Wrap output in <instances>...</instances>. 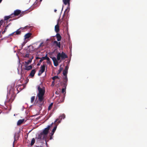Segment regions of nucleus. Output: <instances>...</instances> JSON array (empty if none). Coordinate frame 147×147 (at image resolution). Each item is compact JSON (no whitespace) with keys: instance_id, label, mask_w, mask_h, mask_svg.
I'll list each match as a JSON object with an SVG mask.
<instances>
[{"instance_id":"obj_30","label":"nucleus","mask_w":147,"mask_h":147,"mask_svg":"<svg viewBox=\"0 0 147 147\" xmlns=\"http://www.w3.org/2000/svg\"><path fill=\"white\" fill-rule=\"evenodd\" d=\"M64 98H65V96H64L63 97V99L62 100H60V101H59V102H63L64 101Z\"/></svg>"},{"instance_id":"obj_50","label":"nucleus","mask_w":147,"mask_h":147,"mask_svg":"<svg viewBox=\"0 0 147 147\" xmlns=\"http://www.w3.org/2000/svg\"><path fill=\"white\" fill-rule=\"evenodd\" d=\"M63 7H62V11L63 10Z\"/></svg>"},{"instance_id":"obj_42","label":"nucleus","mask_w":147,"mask_h":147,"mask_svg":"<svg viewBox=\"0 0 147 147\" xmlns=\"http://www.w3.org/2000/svg\"><path fill=\"white\" fill-rule=\"evenodd\" d=\"M61 122V120H59L58 121V123H60V122Z\"/></svg>"},{"instance_id":"obj_5","label":"nucleus","mask_w":147,"mask_h":147,"mask_svg":"<svg viewBox=\"0 0 147 147\" xmlns=\"http://www.w3.org/2000/svg\"><path fill=\"white\" fill-rule=\"evenodd\" d=\"M46 66V65L44 64L42 66H41L40 67V69L39 71L38 75L40 76L45 71V67Z\"/></svg>"},{"instance_id":"obj_43","label":"nucleus","mask_w":147,"mask_h":147,"mask_svg":"<svg viewBox=\"0 0 147 147\" xmlns=\"http://www.w3.org/2000/svg\"><path fill=\"white\" fill-rule=\"evenodd\" d=\"M57 11V9H55L54 10V11H55V12H56Z\"/></svg>"},{"instance_id":"obj_47","label":"nucleus","mask_w":147,"mask_h":147,"mask_svg":"<svg viewBox=\"0 0 147 147\" xmlns=\"http://www.w3.org/2000/svg\"><path fill=\"white\" fill-rule=\"evenodd\" d=\"M28 27V26H26V27H25V28L26 27Z\"/></svg>"},{"instance_id":"obj_45","label":"nucleus","mask_w":147,"mask_h":147,"mask_svg":"<svg viewBox=\"0 0 147 147\" xmlns=\"http://www.w3.org/2000/svg\"><path fill=\"white\" fill-rule=\"evenodd\" d=\"M2 0H0V3L1 2Z\"/></svg>"},{"instance_id":"obj_26","label":"nucleus","mask_w":147,"mask_h":147,"mask_svg":"<svg viewBox=\"0 0 147 147\" xmlns=\"http://www.w3.org/2000/svg\"><path fill=\"white\" fill-rule=\"evenodd\" d=\"M57 128V125L55 126L53 129H52V132H55V131L56 129Z\"/></svg>"},{"instance_id":"obj_15","label":"nucleus","mask_w":147,"mask_h":147,"mask_svg":"<svg viewBox=\"0 0 147 147\" xmlns=\"http://www.w3.org/2000/svg\"><path fill=\"white\" fill-rule=\"evenodd\" d=\"M40 59V60L39 62L37 63V65L39 66L40 65V63L43 60H45L44 57H42L41 58H39Z\"/></svg>"},{"instance_id":"obj_21","label":"nucleus","mask_w":147,"mask_h":147,"mask_svg":"<svg viewBox=\"0 0 147 147\" xmlns=\"http://www.w3.org/2000/svg\"><path fill=\"white\" fill-rule=\"evenodd\" d=\"M65 114H63L62 115L60 116L59 118L60 119H64L65 118Z\"/></svg>"},{"instance_id":"obj_17","label":"nucleus","mask_w":147,"mask_h":147,"mask_svg":"<svg viewBox=\"0 0 147 147\" xmlns=\"http://www.w3.org/2000/svg\"><path fill=\"white\" fill-rule=\"evenodd\" d=\"M59 26L58 24H57L55 26V30L57 32H58L59 31Z\"/></svg>"},{"instance_id":"obj_7","label":"nucleus","mask_w":147,"mask_h":147,"mask_svg":"<svg viewBox=\"0 0 147 147\" xmlns=\"http://www.w3.org/2000/svg\"><path fill=\"white\" fill-rule=\"evenodd\" d=\"M21 11L19 10H16L14 11V13L11 14L13 17L18 15L21 13Z\"/></svg>"},{"instance_id":"obj_16","label":"nucleus","mask_w":147,"mask_h":147,"mask_svg":"<svg viewBox=\"0 0 147 147\" xmlns=\"http://www.w3.org/2000/svg\"><path fill=\"white\" fill-rule=\"evenodd\" d=\"M57 38V40L58 41H60L61 39V36L60 34H56Z\"/></svg>"},{"instance_id":"obj_12","label":"nucleus","mask_w":147,"mask_h":147,"mask_svg":"<svg viewBox=\"0 0 147 147\" xmlns=\"http://www.w3.org/2000/svg\"><path fill=\"white\" fill-rule=\"evenodd\" d=\"M24 120L25 119H24L19 120L17 123V125H20L24 121Z\"/></svg>"},{"instance_id":"obj_19","label":"nucleus","mask_w":147,"mask_h":147,"mask_svg":"<svg viewBox=\"0 0 147 147\" xmlns=\"http://www.w3.org/2000/svg\"><path fill=\"white\" fill-rule=\"evenodd\" d=\"M13 17L12 15H11V14L9 16H5L4 17V19L5 20H7L9 19V18H11Z\"/></svg>"},{"instance_id":"obj_1","label":"nucleus","mask_w":147,"mask_h":147,"mask_svg":"<svg viewBox=\"0 0 147 147\" xmlns=\"http://www.w3.org/2000/svg\"><path fill=\"white\" fill-rule=\"evenodd\" d=\"M38 93L37 95V97L38 98L40 102L39 106L42 105L43 103L44 95L45 92V87L42 84H40L37 87Z\"/></svg>"},{"instance_id":"obj_22","label":"nucleus","mask_w":147,"mask_h":147,"mask_svg":"<svg viewBox=\"0 0 147 147\" xmlns=\"http://www.w3.org/2000/svg\"><path fill=\"white\" fill-rule=\"evenodd\" d=\"M35 142V140L34 138H33L32 139V140L31 141V143H30V145L31 146H32L34 144V143Z\"/></svg>"},{"instance_id":"obj_24","label":"nucleus","mask_w":147,"mask_h":147,"mask_svg":"<svg viewBox=\"0 0 147 147\" xmlns=\"http://www.w3.org/2000/svg\"><path fill=\"white\" fill-rule=\"evenodd\" d=\"M30 55L29 53H27L26 54V55L24 57V58H30Z\"/></svg>"},{"instance_id":"obj_9","label":"nucleus","mask_w":147,"mask_h":147,"mask_svg":"<svg viewBox=\"0 0 147 147\" xmlns=\"http://www.w3.org/2000/svg\"><path fill=\"white\" fill-rule=\"evenodd\" d=\"M24 69L27 71H29L31 70L32 68V66L31 65H30L29 66L28 65H24Z\"/></svg>"},{"instance_id":"obj_38","label":"nucleus","mask_w":147,"mask_h":147,"mask_svg":"<svg viewBox=\"0 0 147 147\" xmlns=\"http://www.w3.org/2000/svg\"><path fill=\"white\" fill-rule=\"evenodd\" d=\"M58 120V119H56L55 120V121H54V123H55Z\"/></svg>"},{"instance_id":"obj_4","label":"nucleus","mask_w":147,"mask_h":147,"mask_svg":"<svg viewBox=\"0 0 147 147\" xmlns=\"http://www.w3.org/2000/svg\"><path fill=\"white\" fill-rule=\"evenodd\" d=\"M70 0H63V2L65 5H68L67 8L65 9V12H67L68 13L70 10Z\"/></svg>"},{"instance_id":"obj_23","label":"nucleus","mask_w":147,"mask_h":147,"mask_svg":"<svg viewBox=\"0 0 147 147\" xmlns=\"http://www.w3.org/2000/svg\"><path fill=\"white\" fill-rule=\"evenodd\" d=\"M45 59H46L47 61H50V59L49 57H47V54L44 57Z\"/></svg>"},{"instance_id":"obj_10","label":"nucleus","mask_w":147,"mask_h":147,"mask_svg":"<svg viewBox=\"0 0 147 147\" xmlns=\"http://www.w3.org/2000/svg\"><path fill=\"white\" fill-rule=\"evenodd\" d=\"M36 73V71L35 69H32L31 71L29 76L32 77H33L34 76V75Z\"/></svg>"},{"instance_id":"obj_11","label":"nucleus","mask_w":147,"mask_h":147,"mask_svg":"<svg viewBox=\"0 0 147 147\" xmlns=\"http://www.w3.org/2000/svg\"><path fill=\"white\" fill-rule=\"evenodd\" d=\"M63 87L64 88H63L62 89V92L63 93L65 92L66 87L67 86V84L66 83H63Z\"/></svg>"},{"instance_id":"obj_32","label":"nucleus","mask_w":147,"mask_h":147,"mask_svg":"<svg viewBox=\"0 0 147 147\" xmlns=\"http://www.w3.org/2000/svg\"><path fill=\"white\" fill-rule=\"evenodd\" d=\"M15 34V32L9 34V36H12V35L13 34Z\"/></svg>"},{"instance_id":"obj_3","label":"nucleus","mask_w":147,"mask_h":147,"mask_svg":"<svg viewBox=\"0 0 147 147\" xmlns=\"http://www.w3.org/2000/svg\"><path fill=\"white\" fill-rule=\"evenodd\" d=\"M53 123H52L51 125L48 126L45 128L40 134H38L36 138L39 140H46L48 138V134L50 128L52 127Z\"/></svg>"},{"instance_id":"obj_36","label":"nucleus","mask_w":147,"mask_h":147,"mask_svg":"<svg viewBox=\"0 0 147 147\" xmlns=\"http://www.w3.org/2000/svg\"><path fill=\"white\" fill-rule=\"evenodd\" d=\"M47 64H50L51 63V62L50 61H47Z\"/></svg>"},{"instance_id":"obj_6","label":"nucleus","mask_w":147,"mask_h":147,"mask_svg":"<svg viewBox=\"0 0 147 147\" xmlns=\"http://www.w3.org/2000/svg\"><path fill=\"white\" fill-rule=\"evenodd\" d=\"M34 57L32 56L30 58L29 60L27 61H25L23 63V64L24 65H28L32 61V60L33 59Z\"/></svg>"},{"instance_id":"obj_18","label":"nucleus","mask_w":147,"mask_h":147,"mask_svg":"<svg viewBox=\"0 0 147 147\" xmlns=\"http://www.w3.org/2000/svg\"><path fill=\"white\" fill-rule=\"evenodd\" d=\"M64 77L63 79V82L64 83H66L68 81V79L67 78V75H64Z\"/></svg>"},{"instance_id":"obj_29","label":"nucleus","mask_w":147,"mask_h":147,"mask_svg":"<svg viewBox=\"0 0 147 147\" xmlns=\"http://www.w3.org/2000/svg\"><path fill=\"white\" fill-rule=\"evenodd\" d=\"M58 78H59V77L58 76H55L52 78V79L53 80H54L55 79H58Z\"/></svg>"},{"instance_id":"obj_31","label":"nucleus","mask_w":147,"mask_h":147,"mask_svg":"<svg viewBox=\"0 0 147 147\" xmlns=\"http://www.w3.org/2000/svg\"><path fill=\"white\" fill-rule=\"evenodd\" d=\"M3 22L2 20L0 21V26L3 24Z\"/></svg>"},{"instance_id":"obj_13","label":"nucleus","mask_w":147,"mask_h":147,"mask_svg":"<svg viewBox=\"0 0 147 147\" xmlns=\"http://www.w3.org/2000/svg\"><path fill=\"white\" fill-rule=\"evenodd\" d=\"M54 44L57 47H58L59 48H60V42H58L57 41H54Z\"/></svg>"},{"instance_id":"obj_41","label":"nucleus","mask_w":147,"mask_h":147,"mask_svg":"<svg viewBox=\"0 0 147 147\" xmlns=\"http://www.w3.org/2000/svg\"><path fill=\"white\" fill-rule=\"evenodd\" d=\"M22 49L24 45V43H22Z\"/></svg>"},{"instance_id":"obj_40","label":"nucleus","mask_w":147,"mask_h":147,"mask_svg":"<svg viewBox=\"0 0 147 147\" xmlns=\"http://www.w3.org/2000/svg\"><path fill=\"white\" fill-rule=\"evenodd\" d=\"M53 136H51L50 138V139L51 140L52 139H53Z\"/></svg>"},{"instance_id":"obj_14","label":"nucleus","mask_w":147,"mask_h":147,"mask_svg":"<svg viewBox=\"0 0 147 147\" xmlns=\"http://www.w3.org/2000/svg\"><path fill=\"white\" fill-rule=\"evenodd\" d=\"M31 35V34L28 33L26 34L24 36V39H26L29 38Z\"/></svg>"},{"instance_id":"obj_27","label":"nucleus","mask_w":147,"mask_h":147,"mask_svg":"<svg viewBox=\"0 0 147 147\" xmlns=\"http://www.w3.org/2000/svg\"><path fill=\"white\" fill-rule=\"evenodd\" d=\"M16 134H15V135H14V141L13 142V147H14V142L17 140L16 138Z\"/></svg>"},{"instance_id":"obj_35","label":"nucleus","mask_w":147,"mask_h":147,"mask_svg":"<svg viewBox=\"0 0 147 147\" xmlns=\"http://www.w3.org/2000/svg\"><path fill=\"white\" fill-rule=\"evenodd\" d=\"M54 132H52V131L51 133L50 134H51V136H53L54 134Z\"/></svg>"},{"instance_id":"obj_34","label":"nucleus","mask_w":147,"mask_h":147,"mask_svg":"<svg viewBox=\"0 0 147 147\" xmlns=\"http://www.w3.org/2000/svg\"><path fill=\"white\" fill-rule=\"evenodd\" d=\"M43 43V42H41V43H40V45H39V46H38V48H39V47H41L42 46V45Z\"/></svg>"},{"instance_id":"obj_28","label":"nucleus","mask_w":147,"mask_h":147,"mask_svg":"<svg viewBox=\"0 0 147 147\" xmlns=\"http://www.w3.org/2000/svg\"><path fill=\"white\" fill-rule=\"evenodd\" d=\"M53 105V103H52L51 104L49 105L48 107V110H50L52 108V106Z\"/></svg>"},{"instance_id":"obj_2","label":"nucleus","mask_w":147,"mask_h":147,"mask_svg":"<svg viewBox=\"0 0 147 147\" xmlns=\"http://www.w3.org/2000/svg\"><path fill=\"white\" fill-rule=\"evenodd\" d=\"M52 59L55 66H57L58 65V61H59L61 58L62 60H64L66 58H67V55L63 52L61 53H58L56 59L55 57H50Z\"/></svg>"},{"instance_id":"obj_20","label":"nucleus","mask_w":147,"mask_h":147,"mask_svg":"<svg viewBox=\"0 0 147 147\" xmlns=\"http://www.w3.org/2000/svg\"><path fill=\"white\" fill-rule=\"evenodd\" d=\"M20 29H18L16 31H15V34L19 35L21 33V31L19 30Z\"/></svg>"},{"instance_id":"obj_33","label":"nucleus","mask_w":147,"mask_h":147,"mask_svg":"<svg viewBox=\"0 0 147 147\" xmlns=\"http://www.w3.org/2000/svg\"><path fill=\"white\" fill-rule=\"evenodd\" d=\"M15 34V32L9 34V36H12V35L13 34Z\"/></svg>"},{"instance_id":"obj_25","label":"nucleus","mask_w":147,"mask_h":147,"mask_svg":"<svg viewBox=\"0 0 147 147\" xmlns=\"http://www.w3.org/2000/svg\"><path fill=\"white\" fill-rule=\"evenodd\" d=\"M35 96H33L31 97V102L32 103L33 102L34 99H35Z\"/></svg>"},{"instance_id":"obj_37","label":"nucleus","mask_w":147,"mask_h":147,"mask_svg":"<svg viewBox=\"0 0 147 147\" xmlns=\"http://www.w3.org/2000/svg\"><path fill=\"white\" fill-rule=\"evenodd\" d=\"M62 69V68L60 67L59 70V72H60Z\"/></svg>"},{"instance_id":"obj_39","label":"nucleus","mask_w":147,"mask_h":147,"mask_svg":"<svg viewBox=\"0 0 147 147\" xmlns=\"http://www.w3.org/2000/svg\"><path fill=\"white\" fill-rule=\"evenodd\" d=\"M54 82H55V81L54 80H53L52 82V85H53V86L54 85Z\"/></svg>"},{"instance_id":"obj_8","label":"nucleus","mask_w":147,"mask_h":147,"mask_svg":"<svg viewBox=\"0 0 147 147\" xmlns=\"http://www.w3.org/2000/svg\"><path fill=\"white\" fill-rule=\"evenodd\" d=\"M68 68L69 67L68 66H65V69L63 71V76L67 75L68 73Z\"/></svg>"},{"instance_id":"obj_44","label":"nucleus","mask_w":147,"mask_h":147,"mask_svg":"<svg viewBox=\"0 0 147 147\" xmlns=\"http://www.w3.org/2000/svg\"><path fill=\"white\" fill-rule=\"evenodd\" d=\"M38 147H43L42 146H38Z\"/></svg>"},{"instance_id":"obj_49","label":"nucleus","mask_w":147,"mask_h":147,"mask_svg":"<svg viewBox=\"0 0 147 147\" xmlns=\"http://www.w3.org/2000/svg\"><path fill=\"white\" fill-rule=\"evenodd\" d=\"M42 1V0H40V2H41Z\"/></svg>"},{"instance_id":"obj_46","label":"nucleus","mask_w":147,"mask_h":147,"mask_svg":"<svg viewBox=\"0 0 147 147\" xmlns=\"http://www.w3.org/2000/svg\"><path fill=\"white\" fill-rule=\"evenodd\" d=\"M4 32H5V31H3V32H2V34H4Z\"/></svg>"},{"instance_id":"obj_48","label":"nucleus","mask_w":147,"mask_h":147,"mask_svg":"<svg viewBox=\"0 0 147 147\" xmlns=\"http://www.w3.org/2000/svg\"><path fill=\"white\" fill-rule=\"evenodd\" d=\"M37 58H39H39H38V57H36V59H37Z\"/></svg>"}]
</instances>
